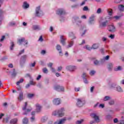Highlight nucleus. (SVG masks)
Here are the masks:
<instances>
[{
	"instance_id": "obj_1",
	"label": "nucleus",
	"mask_w": 124,
	"mask_h": 124,
	"mask_svg": "<svg viewBox=\"0 0 124 124\" xmlns=\"http://www.w3.org/2000/svg\"><path fill=\"white\" fill-rule=\"evenodd\" d=\"M112 20V17L109 16H107L105 18H101L99 20V26L102 28H106L108 23Z\"/></svg>"
},
{
	"instance_id": "obj_2",
	"label": "nucleus",
	"mask_w": 124,
	"mask_h": 124,
	"mask_svg": "<svg viewBox=\"0 0 124 124\" xmlns=\"http://www.w3.org/2000/svg\"><path fill=\"white\" fill-rule=\"evenodd\" d=\"M53 116H58V117H63L64 116V110L63 108H61V109L55 110L52 113Z\"/></svg>"
},
{
	"instance_id": "obj_3",
	"label": "nucleus",
	"mask_w": 124,
	"mask_h": 124,
	"mask_svg": "<svg viewBox=\"0 0 124 124\" xmlns=\"http://www.w3.org/2000/svg\"><path fill=\"white\" fill-rule=\"evenodd\" d=\"M43 12L42 10H41L40 6L36 7L35 9V16H36V17H41L43 16Z\"/></svg>"
},
{
	"instance_id": "obj_4",
	"label": "nucleus",
	"mask_w": 124,
	"mask_h": 124,
	"mask_svg": "<svg viewBox=\"0 0 124 124\" xmlns=\"http://www.w3.org/2000/svg\"><path fill=\"white\" fill-rule=\"evenodd\" d=\"M56 14L59 16H62L63 15H66V12L63 8H59L56 11Z\"/></svg>"
},
{
	"instance_id": "obj_5",
	"label": "nucleus",
	"mask_w": 124,
	"mask_h": 124,
	"mask_svg": "<svg viewBox=\"0 0 124 124\" xmlns=\"http://www.w3.org/2000/svg\"><path fill=\"white\" fill-rule=\"evenodd\" d=\"M77 106L78 107H82V106L85 105V103H86V101L83 99H77Z\"/></svg>"
},
{
	"instance_id": "obj_6",
	"label": "nucleus",
	"mask_w": 124,
	"mask_h": 124,
	"mask_svg": "<svg viewBox=\"0 0 124 124\" xmlns=\"http://www.w3.org/2000/svg\"><path fill=\"white\" fill-rule=\"evenodd\" d=\"M95 21V15H92L90 17L88 21L89 25H94V22Z\"/></svg>"
},
{
	"instance_id": "obj_7",
	"label": "nucleus",
	"mask_w": 124,
	"mask_h": 124,
	"mask_svg": "<svg viewBox=\"0 0 124 124\" xmlns=\"http://www.w3.org/2000/svg\"><path fill=\"white\" fill-rule=\"evenodd\" d=\"M90 60L93 62L94 65L95 66H99L100 65V62L96 58L94 57H92Z\"/></svg>"
},
{
	"instance_id": "obj_8",
	"label": "nucleus",
	"mask_w": 124,
	"mask_h": 124,
	"mask_svg": "<svg viewBox=\"0 0 124 124\" xmlns=\"http://www.w3.org/2000/svg\"><path fill=\"white\" fill-rule=\"evenodd\" d=\"M54 90L57 91V92H64V87L61 86L59 85L54 86Z\"/></svg>"
},
{
	"instance_id": "obj_9",
	"label": "nucleus",
	"mask_w": 124,
	"mask_h": 124,
	"mask_svg": "<svg viewBox=\"0 0 124 124\" xmlns=\"http://www.w3.org/2000/svg\"><path fill=\"white\" fill-rule=\"evenodd\" d=\"M65 122H66V119L63 118L57 120L54 122V124H65Z\"/></svg>"
},
{
	"instance_id": "obj_10",
	"label": "nucleus",
	"mask_w": 124,
	"mask_h": 124,
	"mask_svg": "<svg viewBox=\"0 0 124 124\" xmlns=\"http://www.w3.org/2000/svg\"><path fill=\"white\" fill-rule=\"evenodd\" d=\"M108 31L110 32H115L116 31V27L114 25H109Z\"/></svg>"
},
{
	"instance_id": "obj_11",
	"label": "nucleus",
	"mask_w": 124,
	"mask_h": 124,
	"mask_svg": "<svg viewBox=\"0 0 124 124\" xmlns=\"http://www.w3.org/2000/svg\"><path fill=\"white\" fill-rule=\"evenodd\" d=\"M56 49H57V51H59L60 56H61V57L63 55V54H62V47L60 45H57Z\"/></svg>"
},
{
	"instance_id": "obj_12",
	"label": "nucleus",
	"mask_w": 124,
	"mask_h": 124,
	"mask_svg": "<svg viewBox=\"0 0 124 124\" xmlns=\"http://www.w3.org/2000/svg\"><path fill=\"white\" fill-rule=\"evenodd\" d=\"M66 69L68 71H73L74 70H75V69H76V66L71 65L67 66L66 67Z\"/></svg>"
},
{
	"instance_id": "obj_13",
	"label": "nucleus",
	"mask_w": 124,
	"mask_h": 124,
	"mask_svg": "<svg viewBox=\"0 0 124 124\" xmlns=\"http://www.w3.org/2000/svg\"><path fill=\"white\" fill-rule=\"evenodd\" d=\"M91 117L94 119L95 122H97V123H98V122H99V117L96 115L95 113L91 114Z\"/></svg>"
},
{
	"instance_id": "obj_14",
	"label": "nucleus",
	"mask_w": 124,
	"mask_h": 124,
	"mask_svg": "<svg viewBox=\"0 0 124 124\" xmlns=\"http://www.w3.org/2000/svg\"><path fill=\"white\" fill-rule=\"evenodd\" d=\"M18 99L19 101H22L24 99V93L22 91H20Z\"/></svg>"
},
{
	"instance_id": "obj_15",
	"label": "nucleus",
	"mask_w": 124,
	"mask_h": 124,
	"mask_svg": "<svg viewBox=\"0 0 124 124\" xmlns=\"http://www.w3.org/2000/svg\"><path fill=\"white\" fill-rule=\"evenodd\" d=\"M113 67H114V64L112 62H109L107 65V68L108 69L109 71H112V69H113Z\"/></svg>"
},
{
	"instance_id": "obj_16",
	"label": "nucleus",
	"mask_w": 124,
	"mask_h": 124,
	"mask_svg": "<svg viewBox=\"0 0 124 124\" xmlns=\"http://www.w3.org/2000/svg\"><path fill=\"white\" fill-rule=\"evenodd\" d=\"M54 105H59L61 104V99L60 98L54 99L53 101Z\"/></svg>"
},
{
	"instance_id": "obj_17",
	"label": "nucleus",
	"mask_w": 124,
	"mask_h": 124,
	"mask_svg": "<svg viewBox=\"0 0 124 124\" xmlns=\"http://www.w3.org/2000/svg\"><path fill=\"white\" fill-rule=\"evenodd\" d=\"M74 20L77 23V25H78V24H81V23H82V21L80 20V18H79V17L78 16H75L74 17Z\"/></svg>"
},
{
	"instance_id": "obj_18",
	"label": "nucleus",
	"mask_w": 124,
	"mask_h": 124,
	"mask_svg": "<svg viewBox=\"0 0 124 124\" xmlns=\"http://www.w3.org/2000/svg\"><path fill=\"white\" fill-rule=\"evenodd\" d=\"M60 40L61 43H62L63 46H64V45H65V40H66V39L63 38V36H61Z\"/></svg>"
},
{
	"instance_id": "obj_19",
	"label": "nucleus",
	"mask_w": 124,
	"mask_h": 124,
	"mask_svg": "<svg viewBox=\"0 0 124 124\" xmlns=\"http://www.w3.org/2000/svg\"><path fill=\"white\" fill-rule=\"evenodd\" d=\"M22 7L24 8V9H27V8H29V7H30V4H29L27 1H25L23 3Z\"/></svg>"
},
{
	"instance_id": "obj_20",
	"label": "nucleus",
	"mask_w": 124,
	"mask_h": 124,
	"mask_svg": "<svg viewBox=\"0 0 124 124\" xmlns=\"http://www.w3.org/2000/svg\"><path fill=\"white\" fill-rule=\"evenodd\" d=\"M69 36L72 38V40L76 39V36H75V34L73 33V32H69Z\"/></svg>"
},
{
	"instance_id": "obj_21",
	"label": "nucleus",
	"mask_w": 124,
	"mask_h": 124,
	"mask_svg": "<svg viewBox=\"0 0 124 124\" xmlns=\"http://www.w3.org/2000/svg\"><path fill=\"white\" fill-rule=\"evenodd\" d=\"M116 91H117V92H118L119 93H123L124 92L123 89H122V87H121V86H117L116 87Z\"/></svg>"
},
{
	"instance_id": "obj_22",
	"label": "nucleus",
	"mask_w": 124,
	"mask_h": 124,
	"mask_svg": "<svg viewBox=\"0 0 124 124\" xmlns=\"http://www.w3.org/2000/svg\"><path fill=\"white\" fill-rule=\"evenodd\" d=\"M16 75H17V73L16 72V70H15V69H13V72L12 73V74H11L12 78H15Z\"/></svg>"
},
{
	"instance_id": "obj_23",
	"label": "nucleus",
	"mask_w": 124,
	"mask_h": 124,
	"mask_svg": "<svg viewBox=\"0 0 124 124\" xmlns=\"http://www.w3.org/2000/svg\"><path fill=\"white\" fill-rule=\"evenodd\" d=\"M123 70V68L121 66H116L114 68V71H121Z\"/></svg>"
},
{
	"instance_id": "obj_24",
	"label": "nucleus",
	"mask_w": 124,
	"mask_h": 124,
	"mask_svg": "<svg viewBox=\"0 0 124 124\" xmlns=\"http://www.w3.org/2000/svg\"><path fill=\"white\" fill-rule=\"evenodd\" d=\"M25 40V38H22L21 39L18 40L17 43L19 44V45H22V43H23Z\"/></svg>"
},
{
	"instance_id": "obj_25",
	"label": "nucleus",
	"mask_w": 124,
	"mask_h": 124,
	"mask_svg": "<svg viewBox=\"0 0 124 124\" xmlns=\"http://www.w3.org/2000/svg\"><path fill=\"white\" fill-rule=\"evenodd\" d=\"M118 9L119 11H121V12H123L124 11V5H120L118 6Z\"/></svg>"
},
{
	"instance_id": "obj_26",
	"label": "nucleus",
	"mask_w": 124,
	"mask_h": 124,
	"mask_svg": "<svg viewBox=\"0 0 124 124\" xmlns=\"http://www.w3.org/2000/svg\"><path fill=\"white\" fill-rule=\"evenodd\" d=\"M4 13V11L0 9V21L2 22V15Z\"/></svg>"
},
{
	"instance_id": "obj_27",
	"label": "nucleus",
	"mask_w": 124,
	"mask_h": 124,
	"mask_svg": "<svg viewBox=\"0 0 124 124\" xmlns=\"http://www.w3.org/2000/svg\"><path fill=\"white\" fill-rule=\"evenodd\" d=\"M117 87V83H112L109 85V88L110 89H115Z\"/></svg>"
},
{
	"instance_id": "obj_28",
	"label": "nucleus",
	"mask_w": 124,
	"mask_h": 124,
	"mask_svg": "<svg viewBox=\"0 0 124 124\" xmlns=\"http://www.w3.org/2000/svg\"><path fill=\"white\" fill-rule=\"evenodd\" d=\"M36 107L37 112H40V110H41V106H40L39 104H36Z\"/></svg>"
},
{
	"instance_id": "obj_29",
	"label": "nucleus",
	"mask_w": 124,
	"mask_h": 124,
	"mask_svg": "<svg viewBox=\"0 0 124 124\" xmlns=\"http://www.w3.org/2000/svg\"><path fill=\"white\" fill-rule=\"evenodd\" d=\"M92 46V49H98V47H99V45H98V44H94Z\"/></svg>"
},
{
	"instance_id": "obj_30",
	"label": "nucleus",
	"mask_w": 124,
	"mask_h": 124,
	"mask_svg": "<svg viewBox=\"0 0 124 124\" xmlns=\"http://www.w3.org/2000/svg\"><path fill=\"white\" fill-rule=\"evenodd\" d=\"M107 12L109 16H112L113 14V10L112 9H108L107 10Z\"/></svg>"
},
{
	"instance_id": "obj_31",
	"label": "nucleus",
	"mask_w": 124,
	"mask_h": 124,
	"mask_svg": "<svg viewBox=\"0 0 124 124\" xmlns=\"http://www.w3.org/2000/svg\"><path fill=\"white\" fill-rule=\"evenodd\" d=\"M48 120V117L47 116H44L41 119L42 123H45Z\"/></svg>"
},
{
	"instance_id": "obj_32",
	"label": "nucleus",
	"mask_w": 124,
	"mask_h": 124,
	"mask_svg": "<svg viewBox=\"0 0 124 124\" xmlns=\"http://www.w3.org/2000/svg\"><path fill=\"white\" fill-rule=\"evenodd\" d=\"M28 122L29 119L27 117H25L23 119V124H28Z\"/></svg>"
},
{
	"instance_id": "obj_33",
	"label": "nucleus",
	"mask_w": 124,
	"mask_h": 124,
	"mask_svg": "<svg viewBox=\"0 0 124 124\" xmlns=\"http://www.w3.org/2000/svg\"><path fill=\"white\" fill-rule=\"evenodd\" d=\"M71 8L72 9H74L75 8H78L79 7V4H75L71 6Z\"/></svg>"
},
{
	"instance_id": "obj_34",
	"label": "nucleus",
	"mask_w": 124,
	"mask_h": 124,
	"mask_svg": "<svg viewBox=\"0 0 124 124\" xmlns=\"http://www.w3.org/2000/svg\"><path fill=\"white\" fill-rule=\"evenodd\" d=\"M74 42L73 41H71L69 43V45L67 46V48L68 49V48H70V47H72L73 46Z\"/></svg>"
},
{
	"instance_id": "obj_35",
	"label": "nucleus",
	"mask_w": 124,
	"mask_h": 124,
	"mask_svg": "<svg viewBox=\"0 0 124 124\" xmlns=\"http://www.w3.org/2000/svg\"><path fill=\"white\" fill-rule=\"evenodd\" d=\"M14 46H15V45L14 44V43L13 42H12L11 43V46L10 47V49L11 51H13V48H14Z\"/></svg>"
},
{
	"instance_id": "obj_36",
	"label": "nucleus",
	"mask_w": 124,
	"mask_h": 124,
	"mask_svg": "<svg viewBox=\"0 0 124 124\" xmlns=\"http://www.w3.org/2000/svg\"><path fill=\"white\" fill-rule=\"evenodd\" d=\"M24 82V78H21L18 81L16 82L17 86H19L21 83H23Z\"/></svg>"
},
{
	"instance_id": "obj_37",
	"label": "nucleus",
	"mask_w": 124,
	"mask_h": 124,
	"mask_svg": "<svg viewBox=\"0 0 124 124\" xmlns=\"http://www.w3.org/2000/svg\"><path fill=\"white\" fill-rule=\"evenodd\" d=\"M27 55H23V56H21V58L20 60L21 61H23L24 62H26V60H27Z\"/></svg>"
},
{
	"instance_id": "obj_38",
	"label": "nucleus",
	"mask_w": 124,
	"mask_h": 124,
	"mask_svg": "<svg viewBox=\"0 0 124 124\" xmlns=\"http://www.w3.org/2000/svg\"><path fill=\"white\" fill-rule=\"evenodd\" d=\"M32 29L34 31H35L36 30H40V28H39V26H38L37 25H34V26H33Z\"/></svg>"
},
{
	"instance_id": "obj_39",
	"label": "nucleus",
	"mask_w": 124,
	"mask_h": 124,
	"mask_svg": "<svg viewBox=\"0 0 124 124\" xmlns=\"http://www.w3.org/2000/svg\"><path fill=\"white\" fill-rule=\"evenodd\" d=\"M17 121H18V120H17V119H12L11 121V124H17Z\"/></svg>"
},
{
	"instance_id": "obj_40",
	"label": "nucleus",
	"mask_w": 124,
	"mask_h": 124,
	"mask_svg": "<svg viewBox=\"0 0 124 124\" xmlns=\"http://www.w3.org/2000/svg\"><path fill=\"white\" fill-rule=\"evenodd\" d=\"M111 99V97L108 96H105L104 98V101H107L108 100H109Z\"/></svg>"
},
{
	"instance_id": "obj_41",
	"label": "nucleus",
	"mask_w": 124,
	"mask_h": 124,
	"mask_svg": "<svg viewBox=\"0 0 124 124\" xmlns=\"http://www.w3.org/2000/svg\"><path fill=\"white\" fill-rule=\"evenodd\" d=\"M33 96H34V94H32V93H29L27 95V97H28V98H32Z\"/></svg>"
},
{
	"instance_id": "obj_42",
	"label": "nucleus",
	"mask_w": 124,
	"mask_h": 124,
	"mask_svg": "<svg viewBox=\"0 0 124 124\" xmlns=\"http://www.w3.org/2000/svg\"><path fill=\"white\" fill-rule=\"evenodd\" d=\"M31 109H27L26 110V111H25V112H24V113H23V115H28V114L29 113H30V112H31Z\"/></svg>"
},
{
	"instance_id": "obj_43",
	"label": "nucleus",
	"mask_w": 124,
	"mask_h": 124,
	"mask_svg": "<svg viewBox=\"0 0 124 124\" xmlns=\"http://www.w3.org/2000/svg\"><path fill=\"white\" fill-rule=\"evenodd\" d=\"M36 62H34L33 63H31L29 64V66L30 67H34L35 66V64H36Z\"/></svg>"
},
{
	"instance_id": "obj_44",
	"label": "nucleus",
	"mask_w": 124,
	"mask_h": 124,
	"mask_svg": "<svg viewBox=\"0 0 124 124\" xmlns=\"http://www.w3.org/2000/svg\"><path fill=\"white\" fill-rule=\"evenodd\" d=\"M83 122H84V120L81 119L80 120H78L76 122V124H82V123H83Z\"/></svg>"
},
{
	"instance_id": "obj_45",
	"label": "nucleus",
	"mask_w": 124,
	"mask_h": 124,
	"mask_svg": "<svg viewBox=\"0 0 124 124\" xmlns=\"http://www.w3.org/2000/svg\"><path fill=\"white\" fill-rule=\"evenodd\" d=\"M43 72L45 74H47L48 73V69H47V68H44L43 69Z\"/></svg>"
},
{
	"instance_id": "obj_46",
	"label": "nucleus",
	"mask_w": 124,
	"mask_h": 124,
	"mask_svg": "<svg viewBox=\"0 0 124 124\" xmlns=\"http://www.w3.org/2000/svg\"><path fill=\"white\" fill-rule=\"evenodd\" d=\"M25 62H26V61H24L23 60H20V64L21 66H24V64H25Z\"/></svg>"
},
{
	"instance_id": "obj_47",
	"label": "nucleus",
	"mask_w": 124,
	"mask_h": 124,
	"mask_svg": "<svg viewBox=\"0 0 124 124\" xmlns=\"http://www.w3.org/2000/svg\"><path fill=\"white\" fill-rule=\"evenodd\" d=\"M83 11H89L90 9H89V8L88 7V6H85L83 8Z\"/></svg>"
},
{
	"instance_id": "obj_48",
	"label": "nucleus",
	"mask_w": 124,
	"mask_h": 124,
	"mask_svg": "<svg viewBox=\"0 0 124 124\" xmlns=\"http://www.w3.org/2000/svg\"><path fill=\"white\" fill-rule=\"evenodd\" d=\"M27 106H28V103L27 102H25V106L22 108V110H23V111H25V110H26V109H27Z\"/></svg>"
},
{
	"instance_id": "obj_49",
	"label": "nucleus",
	"mask_w": 124,
	"mask_h": 124,
	"mask_svg": "<svg viewBox=\"0 0 124 124\" xmlns=\"http://www.w3.org/2000/svg\"><path fill=\"white\" fill-rule=\"evenodd\" d=\"M114 103L115 101H114V100H112L108 102L109 105H114Z\"/></svg>"
},
{
	"instance_id": "obj_50",
	"label": "nucleus",
	"mask_w": 124,
	"mask_h": 124,
	"mask_svg": "<svg viewBox=\"0 0 124 124\" xmlns=\"http://www.w3.org/2000/svg\"><path fill=\"white\" fill-rule=\"evenodd\" d=\"M90 75H91V76H93V75H94V74H95V71L94 70H92L90 72Z\"/></svg>"
},
{
	"instance_id": "obj_51",
	"label": "nucleus",
	"mask_w": 124,
	"mask_h": 124,
	"mask_svg": "<svg viewBox=\"0 0 124 124\" xmlns=\"http://www.w3.org/2000/svg\"><path fill=\"white\" fill-rule=\"evenodd\" d=\"M3 121L5 123H8V121H9V117H8L6 118H4Z\"/></svg>"
},
{
	"instance_id": "obj_52",
	"label": "nucleus",
	"mask_w": 124,
	"mask_h": 124,
	"mask_svg": "<svg viewBox=\"0 0 124 124\" xmlns=\"http://www.w3.org/2000/svg\"><path fill=\"white\" fill-rule=\"evenodd\" d=\"M48 67H50V68H52L53 67V63L50 62L48 64H47Z\"/></svg>"
},
{
	"instance_id": "obj_53",
	"label": "nucleus",
	"mask_w": 124,
	"mask_h": 124,
	"mask_svg": "<svg viewBox=\"0 0 124 124\" xmlns=\"http://www.w3.org/2000/svg\"><path fill=\"white\" fill-rule=\"evenodd\" d=\"M24 53H25V49H23L22 50L20 51L17 56H20L22 55V54H24Z\"/></svg>"
},
{
	"instance_id": "obj_54",
	"label": "nucleus",
	"mask_w": 124,
	"mask_h": 124,
	"mask_svg": "<svg viewBox=\"0 0 124 124\" xmlns=\"http://www.w3.org/2000/svg\"><path fill=\"white\" fill-rule=\"evenodd\" d=\"M108 37H109V38H111V39H114V38H115V35L111 34L109 36H108Z\"/></svg>"
},
{
	"instance_id": "obj_55",
	"label": "nucleus",
	"mask_w": 124,
	"mask_h": 124,
	"mask_svg": "<svg viewBox=\"0 0 124 124\" xmlns=\"http://www.w3.org/2000/svg\"><path fill=\"white\" fill-rule=\"evenodd\" d=\"M86 48L88 51H91V50H92V49H93V47H92V46L90 47V46H86Z\"/></svg>"
},
{
	"instance_id": "obj_56",
	"label": "nucleus",
	"mask_w": 124,
	"mask_h": 124,
	"mask_svg": "<svg viewBox=\"0 0 124 124\" xmlns=\"http://www.w3.org/2000/svg\"><path fill=\"white\" fill-rule=\"evenodd\" d=\"M86 77H87V74H86L85 73H83L82 78H83V79H85Z\"/></svg>"
},
{
	"instance_id": "obj_57",
	"label": "nucleus",
	"mask_w": 124,
	"mask_h": 124,
	"mask_svg": "<svg viewBox=\"0 0 124 124\" xmlns=\"http://www.w3.org/2000/svg\"><path fill=\"white\" fill-rule=\"evenodd\" d=\"M99 108H104L105 107V105H104V104H101L99 105Z\"/></svg>"
},
{
	"instance_id": "obj_58",
	"label": "nucleus",
	"mask_w": 124,
	"mask_h": 124,
	"mask_svg": "<svg viewBox=\"0 0 124 124\" xmlns=\"http://www.w3.org/2000/svg\"><path fill=\"white\" fill-rule=\"evenodd\" d=\"M96 13L97 14H100V13H101V9L98 8L97 10Z\"/></svg>"
},
{
	"instance_id": "obj_59",
	"label": "nucleus",
	"mask_w": 124,
	"mask_h": 124,
	"mask_svg": "<svg viewBox=\"0 0 124 124\" xmlns=\"http://www.w3.org/2000/svg\"><path fill=\"white\" fill-rule=\"evenodd\" d=\"M113 122L114 124H117V123H119V120H118V118H115L113 119Z\"/></svg>"
},
{
	"instance_id": "obj_60",
	"label": "nucleus",
	"mask_w": 124,
	"mask_h": 124,
	"mask_svg": "<svg viewBox=\"0 0 124 124\" xmlns=\"http://www.w3.org/2000/svg\"><path fill=\"white\" fill-rule=\"evenodd\" d=\"M106 61H108L110 59V56L108 55L104 58Z\"/></svg>"
},
{
	"instance_id": "obj_61",
	"label": "nucleus",
	"mask_w": 124,
	"mask_h": 124,
	"mask_svg": "<svg viewBox=\"0 0 124 124\" xmlns=\"http://www.w3.org/2000/svg\"><path fill=\"white\" fill-rule=\"evenodd\" d=\"M5 38V36H4V35L2 36V37L0 40V42H2V41H3V40H4Z\"/></svg>"
},
{
	"instance_id": "obj_62",
	"label": "nucleus",
	"mask_w": 124,
	"mask_h": 124,
	"mask_svg": "<svg viewBox=\"0 0 124 124\" xmlns=\"http://www.w3.org/2000/svg\"><path fill=\"white\" fill-rule=\"evenodd\" d=\"M17 91H20V92L22 91H21V90H22V87H21V86H20V85H17Z\"/></svg>"
},
{
	"instance_id": "obj_63",
	"label": "nucleus",
	"mask_w": 124,
	"mask_h": 124,
	"mask_svg": "<svg viewBox=\"0 0 124 124\" xmlns=\"http://www.w3.org/2000/svg\"><path fill=\"white\" fill-rule=\"evenodd\" d=\"M83 81L85 84H89V82L88 81V80H87V78H83Z\"/></svg>"
},
{
	"instance_id": "obj_64",
	"label": "nucleus",
	"mask_w": 124,
	"mask_h": 124,
	"mask_svg": "<svg viewBox=\"0 0 124 124\" xmlns=\"http://www.w3.org/2000/svg\"><path fill=\"white\" fill-rule=\"evenodd\" d=\"M39 41H40L41 42H42L43 41V38L42 37V35L40 36V38L39 39Z\"/></svg>"
}]
</instances>
